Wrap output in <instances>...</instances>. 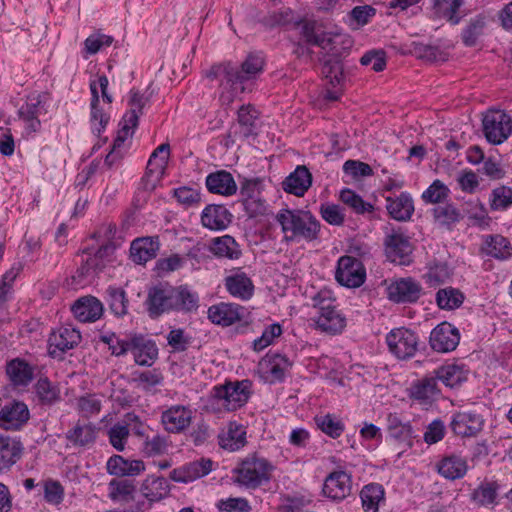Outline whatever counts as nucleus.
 Instances as JSON below:
<instances>
[{"instance_id": "obj_6", "label": "nucleus", "mask_w": 512, "mask_h": 512, "mask_svg": "<svg viewBox=\"0 0 512 512\" xmlns=\"http://www.w3.org/2000/svg\"><path fill=\"white\" fill-rule=\"evenodd\" d=\"M252 382L250 380L227 381L223 385L213 388V396L222 400L223 406L228 411H235L244 406L251 395Z\"/></svg>"}, {"instance_id": "obj_8", "label": "nucleus", "mask_w": 512, "mask_h": 512, "mask_svg": "<svg viewBox=\"0 0 512 512\" xmlns=\"http://www.w3.org/2000/svg\"><path fill=\"white\" fill-rule=\"evenodd\" d=\"M386 343L389 351L400 360L412 358L419 345V337L411 329L398 327L392 329L386 335Z\"/></svg>"}, {"instance_id": "obj_10", "label": "nucleus", "mask_w": 512, "mask_h": 512, "mask_svg": "<svg viewBox=\"0 0 512 512\" xmlns=\"http://www.w3.org/2000/svg\"><path fill=\"white\" fill-rule=\"evenodd\" d=\"M335 278L342 286L357 288L364 283L366 271L359 259L352 256H342L337 263Z\"/></svg>"}, {"instance_id": "obj_55", "label": "nucleus", "mask_w": 512, "mask_h": 512, "mask_svg": "<svg viewBox=\"0 0 512 512\" xmlns=\"http://www.w3.org/2000/svg\"><path fill=\"white\" fill-rule=\"evenodd\" d=\"M289 359L282 354L269 356L266 361V373L271 376V381L281 382L285 378V371L291 366Z\"/></svg>"}, {"instance_id": "obj_39", "label": "nucleus", "mask_w": 512, "mask_h": 512, "mask_svg": "<svg viewBox=\"0 0 512 512\" xmlns=\"http://www.w3.org/2000/svg\"><path fill=\"white\" fill-rule=\"evenodd\" d=\"M225 287L230 295L241 300H249L254 293V284L244 272L227 276Z\"/></svg>"}, {"instance_id": "obj_34", "label": "nucleus", "mask_w": 512, "mask_h": 512, "mask_svg": "<svg viewBox=\"0 0 512 512\" xmlns=\"http://www.w3.org/2000/svg\"><path fill=\"white\" fill-rule=\"evenodd\" d=\"M208 250L217 258L239 259L242 255L240 245L231 235L211 239Z\"/></svg>"}, {"instance_id": "obj_3", "label": "nucleus", "mask_w": 512, "mask_h": 512, "mask_svg": "<svg viewBox=\"0 0 512 512\" xmlns=\"http://www.w3.org/2000/svg\"><path fill=\"white\" fill-rule=\"evenodd\" d=\"M386 431V442L396 452L397 458L413 447L414 439L418 436L411 423L402 421L397 413L387 415Z\"/></svg>"}, {"instance_id": "obj_23", "label": "nucleus", "mask_w": 512, "mask_h": 512, "mask_svg": "<svg viewBox=\"0 0 512 512\" xmlns=\"http://www.w3.org/2000/svg\"><path fill=\"white\" fill-rule=\"evenodd\" d=\"M353 43L352 37L346 33L326 32L320 48L327 52V57L342 60L349 54Z\"/></svg>"}, {"instance_id": "obj_33", "label": "nucleus", "mask_w": 512, "mask_h": 512, "mask_svg": "<svg viewBox=\"0 0 512 512\" xmlns=\"http://www.w3.org/2000/svg\"><path fill=\"white\" fill-rule=\"evenodd\" d=\"M246 430L236 422H230L227 430L218 435L219 446L227 451L234 452L246 445Z\"/></svg>"}, {"instance_id": "obj_51", "label": "nucleus", "mask_w": 512, "mask_h": 512, "mask_svg": "<svg viewBox=\"0 0 512 512\" xmlns=\"http://www.w3.org/2000/svg\"><path fill=\"white\" fill-rule=\"evenodd\" d=\"M21 449L9 437L0 436V471H6L20 458Z\"/></svg>"}, {"instance_id": "obj_32", "label": "nucleus", "mask_w": 512, "mask_h": 512, "mask_svg": "<svg viewBox=\"0 0 512 512\" xmlns=\"http://www.w3.org/2000/svg\"><path fill=\"white\" fill-rule=\"evenodd\" d=\"M264 66L263 58L258 54H249L245 61L241 64V67L238 68L234 66V84L235 87L239 86L241 91L244 90L243 84L256 77L260 72H262Z\"/></svg>"}, {"instance_id": "obj_30", "label": "nucleus", "mask_w": 512, "mask_h": 512, "mask_svg": "<svg viewBox=\"0 0 512 512\" xmlns=\"http://www.w3.org/2000/svg\"><path fill=\"white\" fill-rule=\"evenodd\" d=\"M205 183L208 191L214 194L231 196L237 191V185L232 174L226 170L210 173L206 177Z\"/></svg>"}, {"instance_id": "obj_11", "label": "nucleus", "mask_w": 512, "mask_h": 512, "mask_svg": "<svg viewBox=\"0 0 512 512\" xmlns=\"http://www.w3.org/2000/svg\"><path fill=\"white\" fill-rule=\"evenodd\" d=\"M259 115L253 105H242L237 111V124L230 127L227 137L234 143L238 139L246 140L251 136H256V121Z\"/></svg>"}, {"instance_id": "obj_40", "label": "nucleus", "mask_w": 512, "mask_h": 512, "mask_svg": "<svg viewBox=\"0 0 512 512\" xmlns=\"http://www.w3.org/2000/svg\"><path fill=\"white\" fill-rule=\"evenodd\" d=\"M38 403L41 406L51 407L61 400L58 384L51 382L47 377H40L34 385Z\"/></svg>"}, {"instance_id": "obj_16", "label": "nucleus", "mask_w": 512, "mask_h": 512, "mask_svg": "<svg viewBox=\"0 0 512 512\" xmlns=\"http://www.w3.org/2000/svg\"><path fill=\"white\" fill-rule=\"evenodd\" d=\"M29 418L28 406L24 402L13 400L0 410V427L17 431L28 422Z\"/></svg>"}, {"instance_id": "obj_41", "label": "nucleus", "mask_w": 512, "mask_h": 512, "mask_svg": "<svg viewBox=\"0 0 512 512\" xmlns=\"http://www.w3.org/2000/svg\"><path fill=\"white\" fill-rule=\"evenodd\" d=\"M97 429L91 423L78 421L66 433V439L75 447H86L95 442Z\"/></svg>"}, {"instance_id": "obj_45", "label": "nucleus", "mask_w": 512, "mask_h": 512, "mask_svg": "<svg viewBox=\"0 0 512 512\" xmlns=\"http://www.w3.org/2000/svg\"><path fill=\"white\" fill-rule=\"evenodd\" d=\"M437 381L440 380L445 386L455 388L460 386L468 378V371L460 365L441 366L434 371Z\"/></svg>"}, {"instance_id": "obj_43", "label": "nucleus", "mask_w": 512, "mask_h": 512, "mask_svg": "<svg viewBox=\"0 0 512 512\" xmlns=\"http://www.w3.org/2000/svg\"><path fill=\"white\" fill-rule=\"evenodd\" d=\"M483 252L498 260H507L512 256V246L502 235H488L485 237Z\"/></svg>"}, {"instance_id": "obj_56", "label": "nucleus", "mask_w": 512, "mask_h": 512, "mask_svg": "<svg viewBox=\"0 0 512 512\" xmlns=\"http://www.w3.org/2000/svg\"><path fill=\"white\" fill-rule=\"evenodd\" d=\"M315 422L318 428L331 438H338L345 429L344 423L333 414L316 416Z\"/></svg>"}, {"instance_id": "obj_37", "label": "nucleus", "mask_w": 512, "mask_h": 512, "mask_svg": "<svg viewBox=\"0 0 512 512\" xmlns=\"http://www.w3.org/2000/svg\"><path fill=\"white\" fill-rule=\"evenodd\" d=\"M6 374L14 386H27L34 378V368L21 358H14L6 364Z\"/></svg>"}, {"instance_id": "obj_21", "label": "nucleus", "mask_w": 512, "mask_h": 512, "mask_svg": "<svg viewBox=\"0 0 512 512\" xmlns=\"http://www.w3.org/2000/svg\"><path fill=\"white\" fill-rule=\"evenodd\" d=\"M131 351L135 363L140 366L150 367L158 358V348L155 341L148 339L143 334H132Z\"/></svg>"}, {"instance_id": "obj_22", "label": "nucleus", "mask_w": 512, "mask_h": 512, "mask_svg": "<svg viewBox=\"0 0 512 512\" xmlns=\"http://www.w3.org/2000/svg\"><path fill=\"white\" fill-rule=\"evenodd\" d=\"M244 307L235 303H218L208 308V319L216 325L228 327L243 317Z\"/></svg>"}, {"instance_id": "obj_12", "label": "nucleus", "mask_w": 512, "mask_h": 512, "mask_svg": "<svg viewBox=\"0 0 512 512\" xmlns=\"http://www.w3.org/2000/svg\"><path fill=\"white\" fill-rule=\"evenodd\" d=\"M388 299L394 303H416L422 295L421 284L412 277L399 278L387 287Z\"/></svg>"}, {"instance_id": "obj_4", "label": "nucleus", "mask_w": 512, "mask_h": 512, "mask_svg": "<svg viewBox=\"0 0 512 512\" xmlns=\"http://www.w3.org/2000/svg\"><path fill=\"white\" fill-rule=\"evenodd\" d=\"M314 306L319 310V315L315 320L319 330L330 335H336L343 331L346 326V318L337 310L333 299L325 297L320 292L314 297Z\"/></svg>"}, {"instance_id": "obj_17", "label": "nucleus", "mask_w": 512, "mask_h": 512, "mask_svg": "<svg viewBox=\"0 0 512 512\" xmlns=\"http://www.w3.org/2000/svg\"><path fill=\"white\" fill-rule=\"evenodd\" d=\"M484 419L475 411H461L452 416L450 428L455 435L472 437L483 428Z\"/></svg>"}, {"instance_id": "obj_49", "label": "nucleus", "mask_w": 512, "mask_h": 512, "mask_svg": "<svg viewBox=\"0 0 512 512\" xmlns=\"http://www.w3.org/2000/svg\"><path fill=\"white\" fill-rule=\"evenodd\" d=\"M438 472L450 480L462 478L467 472V462L458 455L447 456L438 464Z\"/></svg>"}, {"instance_id": "obj_31", "label": "nucleus", "mask_w": 512, "mask_h": 512, "mask_svg": "<svg viewBox=\"0 0 512 512\" xmlns=\"http://www.w3.org/2000/svg\"><path fill=\"white\" fill-rule=\"evenodd\" d=\"M145 470L142 460H128L121 455H113L107 461V471L118 477L137 476Z\"/></svg>"}, {"instance_id": "obj_20", "label": "nucleus", "mask_w": 512, "mask_h": 512, "mask_svg": "<svg viewBox=\"0 0 512 512\" xmlns=\"http://www.w3.org/2000/svg\"><path fill=\"white\" fill-rule=\"evenodd\" d=\"M212 465L213 462L210 459L201 458L173 469L169 477L174 482L189 483L208 475L212 470Z\"/></svg>"}, {"instance_id": "obj_54", "label": "nucleus", "mask_w": 512, "mask_h": 512, "mask_svg": "<svg viewBox=\"0 0 512 512\" xmlns=\"http://www.w3.org/2000/svg\"><path fill=\"white\" fill-rule=\"evenodd\" d=\"M149 100V96L140 93L137 89H131L128 101L130 110L124 115L126 117V121L131 123L132 126H138L139 117L143 114V108Z\"/></svg>"}, {"instance_id": "obj_57", "label": "nucleus", "mask_w": 512, "mask_h": 512, "mask_svg": "<svg viewBox=\"0 0 512 512\" xmlns=\"http://www.w3.org/2000/svg\"><path fill=\"white\" fill-rule=\"evenodd\" d=\"M108 304L111 312L117 317H123L128 313V299L122 288L108 287Z\"/></svg>"}, {"instance_id": "obj_29", "label": "nucleus", "mask_w": 512, "mask_h": 512, "mask_svg": "<svg viewBox=\"0 0 512 512\" xmlns=\"http://www.w3.org/2000/svg\"><path fill=\"white\" fill-rule=\"evenodd\" d=\"M172 311L191 313L199 307V295L186 284L173 286Z\"/></svg>"}, {"instance_id": "obj_14", "label": "nucleus", "mask_w": 512, "mask_h": 512, "mask_svg": "<svg viewBox=\"0 0 512 512\" xmlns=\"http://www.w3.org/2000/svg\"><path fill=\"white\" fill-rule=\"evenodd\" d=\"M385 253L389 261L398 265L412 262L413 247L409 238L401 233H392L385 238Z\"/></svg>"}, {"instance_id": "obj_50", "label": "nucleus", "mask_w": 512, "mask_h": 512, "mask_svg": "<svg viewBox=\"0 0 512 512\" xmlns=\"http://www.w3.org/2000/svg\"><path fill=\"white\" fill-rule=\"evenodd\" d=\"M499 485L496 481H483L471 493V500L480 507L496 504Z\"/></svg>"}, {"instance_id": "obj_62", "label": "nucleus", "mask_w": 512, "mask_h": 512, "mask_svg": "<svg viewBox=\"0 0 512 512\" xmlns=\"http://www.w3.org/2000/svg\"><path fill=\"white\" fill-rule=\"evenodd\" d=\"M340 199L344 204L351 207L358 214L372 212L374 210L371 203L365 202L360 195L348 188L341 191Z\"/></svg>"}, {"instance_id": "obj_59", "label": "nucleus", "mask_w": 512, "mask_h": 512, "mask_svg": "<svg viewBox=\"0 0 512 512\" xmlns=\"http://www.w3.org/2000/svg\"><path fill=\"white\" fill-rule=\"evenodd\" d=\"M322 73L333 87L341 85L344 80L342 60L328 57L323 62Z\"/></svg>"}, {"instance_id": "obj_35", "label": "nucleus", "mask_w": 512, "mask_h": 512, "mask_svg": "<svg viewBox=\"0 0 512 512\" xmlns=\"http://www.w3.org/2000/svg\"><path fill=\"white\" fill-rule=\"evenodd\" d=\"M463 5L464 0H432L433 18L444 19L451 25H457L462 19L459 11Z\"/></svg>"}, {"instance_id": "obj_27", "label": "nucleus", "mask_w": 512, "mask_h": 512, "mask_svg": "<svg viewBox=\"0 0 512 512\" xmlns=\"http://www.w3.org/2000/svg\"><path fill=\"white\" fill-rule=\"evenodd\" d=\"M312 185V174L304 165H299L282 182L285 192L302 197Z\"/></svg>"}, {"instance_id": "obj_13", "label": "nucleus", "mask_w": 512, "mask_h": 512, "mask_svg": "<svg viewBox=\"0 0 512 512\" xmlns=\"http://www.w3.org/2000/svg\"><path fill=\"white\" fill-rule=\"evenodd\" d=\"M460 341L459 330L449 322H441L430 333L431 348L440 353L451 352L456 349Z\"/></svg>"}, {"instance_id": "obj_19", "label": "nucleus", "mask_w": 512, "mask_h": 512, "mask_svg": "<svg viewBox=\"0 0 512 512\" xmlns=\"http://www.w3.org/2000/svg\"><path fill=\"white\" fill-rule=\"evenodd\" d=\"M192 421V411L183 405H174L161 414V423L169 433H180L188 428Z\"/></svg>"}, {"instance_id": "obj_7", "label": "nucleus", "mask_w": 512, "mask_h": 512, "mask_svg": "<svg viewBox=\"0 0 512 512\" xmlns=\"http://www.w3.org/2000/svg\"><path fill=\"white\" fill-rule=\"evenodd\" d=\"M263 180L259 177L244 178L240 182V196L244 210L250 218L263 216L267 211L266 200L262 196Z\"/></svg>"}, {"instance_id": "obj_61", "label": "nucleus", "mask_w": 512, "mask_h": 512, "mask_svg": "<svg viewBox=\"0 0 512 512\" xmlns=\"http://www.w3.org/2000/svg\"><path fill=\"white\" fill-rule=\"evenodd\" d=\"M235 75L234 65L231 63L213 65L206 73L209 79H219L221 84H227L234 90H238V87H235L234 84Z\"/></svg>"}, {"instance_id": "obj_38", "label": "nucleus", "mask_w": 512, "mask_h": 512, "mask_svg": "<svg viewBox=\"0 0 512 512\" xmlns=\"http://www.w3.org/2000/svg\"><path fill=\"white\" fill-rule=\"evenodd\" d=\"M42 100L40 95L28 96L26 102L19 108L18 115L26 123L29 132H37L41 127L38 116L41 112Z\"/></svg>"}, {"instance_id": "obj_53", "label": "nucleus", "mask_w": 512, "mask_h": 512, "mask_svg": "<svg viewBox=\"0 0 512 512\" xmlns=\"http://www.w3.org/2000/svg\"><path fill=\"white\" fill-rule=\"evenodd\" d=\"M464 299V294L451 286L439 289L436 293V303L442 310L457 309L463 304Z\"/></svg>"}, {"instance_id": "obj_1", "label": "nucleus", "mask_w": 512, "mask_h": 512, "mask_svg": "<svg viewBox=\"0 0 512 512\" xmlns=\"http://www.w3.org/2000/svg\"><path fill=\"white\" fill-rule=\"evenodd\" d=\"M275 219L281 226L286 242L309 243L319 238L321 224L309 210L283 208Z\"/></svg>"}, {"instance_id": "obj_52", "label": "nucleus", "mask_w": 512, "mask_h": 512, "mask_svg": "<svg viewBox=\"0 0 512 512\" xmlns=\"http://www.w3.org/2000/svg\"><path fill=\"white\" fill-rule=\"evenodd\" d=\"M153 159H155V157H153ZM165 169L164 160L159 161V164L154 162V160H148L145 174L140 181V188L148 192L153 191L161 181Z\"/></svg>"}, {"instance_id": "obj_36", "label": "nucleus", "mask_w": 512, "mask_h": 512, "mask_svg": "<svg viewBox=\"0 0 512 512\" xmlns=\"http://www.w3.org/2000/svg\"><path fill=\"white\" fill-rule=\"evenodd\" d=\"M159 249L158 240L151 237L137 238L130 246V257L136 264H145L157 255Z\"/></svg>"}, {"instance_id": "obj_63", "label": "nucleus", "mask_w": 512, "mask_h": 512, "mask_svg": "<svg viewBox=\"0 0 512 512\" xmlns=\"http://www.w3.org/2000/svg\"><path fill=\"white\" fill-rule=\"evenodd\" d=\"M432 212L435 220L444 226H450L461 219L459 210L452 204L439 205Z\"/></svg>"}, {"instance_id": "obj_18", "label": "nucleus", "mask_w": 512, "mask_h": 512, "mask_svg": "<svg viewBox=\"0 0 512 512\" xmlns=\"http://www.w3.org/2000/svg\"><path fill=\"white\" fill-rule=\"evenodd\" d=\"M437 378L426 376L414 381L408 389V396L421 405H430L440 396Z\"/></svg>"}, {"instance_id": "obj_64", "label": "nucleus", "mask_w": 512, "mask_h": 512, "mask_svg": "<svg viewBox=\"0 0 512 512\" xmlns=\"http://www.w3.org/2000/svg\"><path fill=\"white\" fill-rule=\"evenodd\" d=\"M512 205V188L496 187L491 192L490 207L492 210H505Z\"/></svg>"}, {"instance_id": "obj_15", "label": "nucleus", "mask_w": 512, "mask_h": 512, "mask_svg": "<svg viewBox=\"0 0 512 512\" xmlns=\"http://www.w3.org/2000/svg\"><path fill=\"white\" fill-rule=\"evenodd\" d=\"M352 489L351 476L345 471H333L324 480L322 493L335 502L347 498Z\"/></svg>"}, {"instance_id": "obj_28", "label": "nucleus", "mask_w": 512, "mask_h": 512, "mask_svg": "<svg viewBox=\"0 0 512 512\" xmlns=\"http://www.w3.org/2000/svg\"><path fill=\"white\" fill-rule=\"evenodd\" d=\"M386 209L389 216L400 222H406L411 219L414 213V202L408 192H402L396 198H386Z\"/></svg>"}, {"instance_id": "obj_48", "label": "nucleus", "mask_w": 512, "mask_h": 512, "mask_svg": "<svg viewBox=\"0 0 512 512\" xmlns=\"http://www.w3.org/2000/svg\"><path fill=\"white\" fill-rule=\"evenodd\" d=\"M360 498L365 512H378L379 504L385 498V490L381 484L369 483L361 489Z\"/></svg>"}, {"instance_id": "obj_5", "label": "nucleus", "mask_w": 512, "mask_h": 512, "mask_svg": "<svg viewBox=\"0 0 512 512\" xmlns=\"http://www.w3.org/2000/svg\"><path fill=\"white\" fill-rule=\"evenodd\" d=\"M482 127L486 140L499 145L512 134V117L504 110L489 109L483 116Z\"/></svg>"}, {"instance_id": "obj_24", "label": "nucleus", "mask_w": 512, "mask_h": 512, "mask_svg": "<svg viewBox=\"0 0 512 512\" xmlns=\"http://www.w3.org/2000/svg\"><path fill=\"white\" fill-rule=\"evenodd\" d=\"M81 341V334L71 327H61L51 333L48 339L49 352L52 356H58L57 352L65 353L76 347Z\"/></svg>"}, {"instance_id": "obj_42", "label": "nucleus", "mask_w": 512, "mask_h": 512, "mask_svg": "<svg viewBox=\"0 0 512 512\" xmlns=\"http://www.w3.org/2000/svg\"><path fill=\"white\" fill-rule=\"evenodd\" d=\"M121 128L117 133L116 138L114 139L113 146L109 154L106 156L104 164L108 168H112L116 163H118L124 156L121 148L124 145L126 139L131 136L134 132V129L137 126H132L131 123L126 121V117L123 116L121 121Z\"/></svg>"}, {"instance_id": "obj_25", "label": "nucleus", "mask_w": 512, "mask_h": 512, "mask_svg": "<svg viewBox=\"0 0 512 512\" xmlns=\"http://www.w3.org/2000/svg\"><path fill=\"white\" fill-rule=\"evenodd\" d=\"M73 315L80 322H95L103 314V305L100 300L92 295L77 299L71 306Z\"/></svg>"}, {"instance_id": "obj_2", "label": "nucleus", "mask_w": 512, "mask_h": 512, "mask_svg": "<svg viewBox=\"0 0 512 512\" xmlns=\"http://www.w3.org/2000/svg\"><path fill=\"white\" fill-rule=\"evenodd\" d=\"M274 469V465L268 459L252 453L233 469L234 482L240 487L255 490L271 481Z\"/></svg>"}, {"instance_id": "obj_46", "label": "nucleus", "mask_w": 512, "mask_h": 512, "mask_svg": "<svg viewBox=\"0 0 512 512\" xmlns=\"http://www.w3.org/2000/svg\"><path fill=\"white\" fill-rule=\"evenodd\" d=\"M486 26L487 21L484 15L478 14L472 17L461 32V40L464 46H476L479 39L484 35Z\"/></svg>"}, {"instance_id": "obj_9", "label": "nucleus", "mask_w": 512, "mask_h": 512, "mask_svg": "<svg viewBox=\"0 0 512 512\" xmlns=\"http://www.w3.org/2000/svg\"><path fill=\"white\" fill-rule=\"evenodd\" d=\"M172 292L173 286L168 283H158L148 289L144 306L151 319L172 311Z\"/></svg>"}, {"instance_id": "obj_60", "label": "nucleus", "mask_w": 512, "mask_h": 512, "mask_svg": "<svg viewBox=\"0 0 512 512\" xmlns=\"http://www.w3.org/2000/svg\"><path fill=\"white\" fill-rule=\"evenodd\" d=\"M413 51L419 59L428 62H445L448 59V54L434 45L414 43Z\"/></svg>"}, {"instance_id": "obj_47", "label": "nucleus", "mask_w": 512, "mask_h": 512, "mask_svg": "<svg viewBox=\"0 0 512 512\" xmlns=\"http://www.w3.org/2000/svg\"><path fill=\"white\" fill-rule=\"evenodd\" d=\"M143 496L150 502H157L169 494V484L164 477H147L141 486Z\"/></svg>"}, {"instance_id": "obj_44", "label": "nucleus", "mask_w": 512, "mask_h": 512, "mask_svg": "<svg viewBox=\"0 0 512 512\" xmlns=\"http://www.w3.org/2000/svg\"><path fill=\"white\" fill-rule=\"evenodd\" d=\"M90 91H91V124H92V131L97 136H100V134L105 130L108 122H109V115L106 114L103 109L100 107V99H99V93L98 88L96 87L95 82L90 83Z\"/></svg>"}, {"instance_id": "obj_26", "label": "nucleus", "mask_w": 512, "mask_h": 512, "mask_svg": "<svg viewBox=\"0 0 512 512\" xmlns=\"http://www.w3.org/2000/svg\"><path fill=\"white\" fill-rule=\"evenodd\" d=\"M232 214L222 204H209L201 214V223L204 227L220 231L228 227L232 221Z\"/></svg>"}, {"instance_id": "obj_58", "label": "nucleus", "mask_w": 512, "mask_h": 512, "mask_svg": "<svg viewBox=\"0 0 512 512\" xmlns=\"http://www.w3.org/2000/svg\"><path fill=\"white\" fill-rule=\"evenodd\" d=\"M451 276L452 271L447 263L435 262L429 266L424 278L429 286L436 287L445 283Z\"/></svg>"}]
</instances>
